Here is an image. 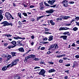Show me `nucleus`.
<instances>
[{"instance_id": "nucleus-2", "label": "nucleus", "mask_w": 79, "mask_h": 79, "mask_svg": "<svg viewBox=\"0 0 79 79\" xmlns=\"http://www.w3.org/2000/svg\"><path fill=\"white\" fill-rule=\"evenodd\" d=\"M51 49L52 50H55L56 49H58V46L57 44H54V45H51Z\"/></svg>"}, {"instance_id": "nucleus-29", "label": "nucleus", "mask_w": 79, "mask_h": 79, "mask_svg": "<svg viewBox=\"0 0 79 79\" xmlns=\"http://www.w3.org/2000/svg\"><path fill=\"white\" fill-rule=\"evenodd\" d=\"M40 43H41V44H48V42H40Z\"/></svg>"}, {"instance_id": "nucleus-54", "label": "nucleus", "mask_w": 79, "mask_h": 79, "mask_svg": "<svg viewBox=\"0 0 79 79\" xmlns=\"http://www.w3.org/2000/svg\"><path fill=\"white\" fill-rule=\"evenodd\" d=\"M70 64H66L65 65V66H70Z\"/></svg>"}, {"instance_id": "nucleus-37", "label": "nucleus", "mask_w": 79, "mask_h": 79, "mask_svg": "<svg viewBox=\"0 0 79 79\" xmlns=\"http://www.w3.org/2000/svg\"><path fill=\"white\" fill-rule=\"evenodd\" d=\"M69 4H74V2L72 1V2H69Z\"/></svg>"}, {"instance_id": "nucleus-56", "label": "nucleus", "mask_w": 79, "mask_h": 79, "mask_svg": "<svg viewBox=\"0 0 79 79\" xmlns=\"http://www.w3.org/2000/svg\"><path fill=\"white\" fill-rule=\"evenodd\" d=\"M75 23H76L77 25V26H79V22H76Z\"/></svg>"}, {"instance_id": "nucleus-50", "label": "nucleus", "mask_w": 79, "mask_h": 79, "mask_svg": "<svg viewBox=\"0 0 79 79\" xmlns=\"http://www.w3.org/2000/svg\"><path fill=\"white\" fill-rule=\"evenodd\" d=\"M48 40V38H45L43 39V40Z\"/></svg>"}, {"instance_id": "nucleus-23", "label": "nucleus", "mask_w": 79, "mask_h": 79, "mask_svg": "<svg viewBox=\"0 0 79 79\" xmlns=\"http://www.w3.org/2000/svg\"><path fill=\"white\" fill-rule=\"evenodd\" d=\"M69 18H70V17L69 16H65L64 17V19H68Z\"/></svg>"}, {"instance_id": "nucleus-8", "label": "nucleus", "mask_w": 79, "mask_h": 79, "mask_svg": "<svg viewBox=\"0 0 79 79\" xmlns=\"http://www.w3.org/2000/svg\"><path fill=\"white\" fill-rule=\"evenodd\" d=\"M68 29H69V28L66 27H61L59 28L60 31L66 30H68Z\"/></svg>"}, {"instance_id": "nucleus-28", "label": "nucleus", "mask_w": 79, "mask_h": 79, "mask_svg": "<svg viewBox=\"0 0 79 79\" xmlns=\"http://www.w3.org/2000/svg\"><path fill=\"white\" fill-rule=\"evenodd\" d=\"M44 4L46 6H49L50 5L46 3L45 2H44Z\"/></svg>"}, {"instance_id": "nucleus-32", "label": "nucleus", "mask_w": 79, "mask_h": 79, "mask_svg": "<svg viewBox=\"0 0 79 79\" xmlns=\"http://www.w3.org/2000/svg\"><path fill=\"white\" fill-rule=\"evenodd\" d=\"M34 60H35V61H39V59L38 58H35L34 59Z\"/></svg>"}, {"instance_id": "nucleus-1", "label": "nucleus", "mask_w": 79, "mask_h": 79, "mask_svg": "<svg viewBox=\"0 0 79 79\" xmlns=\"http://www.w3.org/2000/svg\"><path fill=\"white\" fill-rule=\"evenodd\" d=\"M46 73V71L44 69H42L38 73V74L39 75H41L43 77H45V73Z\"/></svg>"}, {"instance_id": "nucleus-14", "label": "nucleus", "mask_w": 79, "mask_h": 79, "mask_svg": "<svg viewBox=\"0 0 79 79\" xmlns=\"http://www.w3.org/2000/svg\"><path fill=\"white\" fill-rule=\"evenodd\" d=\"M16 52H11V55H12V56L13 57L14 56H16Z\"/></svg>"}, {"instance_id": "nucleus-41", "label": "nucleus", "mask_w": 79, "mask_h": 79, "mask_svg": "<svg viewBox=\"0 0 79 79\" xmlns=\"http://www.w3.org/2000/svg\"><path fill=\"white\" fill-rule=\"evenodd\" d=\"M45 48V47H43L40 48V50H44Z\"/></svg>"}, {"instance_id": "nucleus-53", "label": "nucleus", "mask_w": 79, "mask_h": 79, "mask_svg": "<svg viewBox=\"0 0 79 79\" xmlns=\"http://www.w3.org/2000/svg\"><path fill=\"white\" fill-rule=\"evenodd\" d=\"M45 34H51L52 33H49L48 32H44Z\"/></svg>"}, {"instance_id": "nucleus-21", "label": "nucleus", "mask_w": 79, "mask_h": 79, "mask_svg": "<svg viewBox=\"0 0 79 79\" xmlns=\"http://www.w3.org/2000/svg\"><path fill=\"white\" fill-rule=\"evenodd\" d=\"M44 16H40L39 17H37V21H38L40 19L42 18H43L44 17Z\"/></svg>"}, {"instance_id": "nucleus-34", "label": "nucleus", "mask_w": 79, "mask_h": 79, "mask_svg": "<svg viewBox=\"0 0 79 79\" xmlns=\"http://www.w3.org/2000/svg\"><path fill=\"white\" fill-rule=\"evenodd\" d=\"M3 16L2 15H0V21L2 20V19H3Z\"/></svg>"}, {"instance_id": "nucleus-64", "label": "nucleus", "mask_w": 79, "mask_h": 79, "mask_svg": "<svg viewBox=\"0 0 79 79\" xmlns=\"http://www.w3.org/2000/svg\"><path fill=\"white\" fill-rule=\"evenodd\" d=\"M76 43H77V44H79V40L77 41H76Z\"/></svg>"}, {"instance_id": "nucleus-35", "label": "nucleus", "mask_w": 79, "mask_h": 79, "mask_svg": "<svg viewBox=\"0 0 79 79\" xmlns=\"http://www.w3.org/2000/svg\"><path fill=\"white\" fill-rule=\"evenodd\" d=\"M51 53H52V52L50 51H48L47 53V55H49V54H50Z\"/></svg>"}, {"instance_id": "nucleus-49", "label": "nucleus", "mask_w": 79, "mask_h": 79, "mask_svg": "<svg viewBox=\"0 0 79 79\" xmlns=\"http://www.w3.org/2000/svg\"><path fill=\"white\" fill-rule=\"evenodd\" d=\"M65 73H66L67 74H69V70H67L65 71Z\"/></svg>"}, {"instance_id": "nucleus-16", "label": "nucleus", "mask_w": 79, "mask_h": 79, "mask_svg": "<svg viewBox=\"0 0 79 79\" xmlns=\"http://www.w3.org/2000/svg\"><path fill=\"white\" fill-rule=\"evenodd\" d=\"M48 40L49 41H51V40H53V36L50 35L49 37H48Z\"/></svg>"}, {"instance_id": "nucleus-62", "label": "nucleus", "mask_w": 79, "mask_h": 79, "mask_svg": "<svg viewBox=\"0 0 79 79\" xmlns=\"http://www.w3.org/2000/svg\"><path fill=\"white\" fill-rule=\"evenodd\" d=\"M31 37L32 39H34V35H32Z\"/></svg>"}, {"instance_id": "nucleus-55", "label": "nucleus", "mask_w": 79, "mask_h": 79, "mask_svg": "<svg viewBox=\"0 0 79 79\" xmlns=\"http://www.w3.org/2000/svg\"><path fill=\"white\" fill-rule=\"evenodd\" d=\"M44 7H41L40 8V10H43V9H44Z\"/></svg>"}, {"instance_id": "nucleus-63", "label": "nucleus", "mask_w": 79, "mask_h": 79, "mask_svg": "<svg viewBox=\"0 0 79 79\" xmlns=\"http://www.w3.org/2000/svg\"><path fill=\"white\" fill-rule=\"evenodd\" d=\"M66 56V55L65 54H63V55H61V57H63V56Z\"/></svg>"}, {"instance_id": "nucleus-24", "label": "nucleus", "mask_w": 79, "mask_h": 79, "mask_svg": "<svg viewBox=\"0 0 79 79\" xmlns=\"http://www.w3.org/2000/svg\"><path fill=\"white\" fill-rule=\"evenodd\" d=\"M77 29H78V28H77V27H75L73 28V31H77Z\"/></svg>"}, {"instance_id": "nucleus-31", "label": "nucleus", "mask_w": 79, "mask_h": 79, "mask_svg": "<svg viewBox=\"0 0 79 79\" xmlns=\"http://www.w3.org/2000/svg\"><path fill=\"white\" fill-rule=\"evenodd\" d=\"M8 26H13V23H8Z\"/></svg>"}, {"instance_id": "nucleus-44", "label": "nucleus", "mask_w": 79, "mask_h": 79, "mask_svg": "<svg viewBox=\"0 0 79 79\" xmlns=\"http://www.w3.org/2000/svg\"><path fill=\"white\" fill-rule=\"evenodd\" d=\"M75 19H77V20H79V17H76V18H75Z\"/></svg>"}, {"instance_id": "nucleus-7", "label": "nucleus", "mask_w": 79, "mask_h": 79, "mask_svg": "<svg viewBox=\"0 0 79 79\" xmlns=\"http://www.w3.org/2000/svg\"><path fill=\"white\" fill-rule=\"evenodd\" d=\"M54 12V10L53 9H50L49 10H47L46 11V13H48L49 14H51Z\"/></svg>"}, {"instance_id": "nucleus-13", "label": "nucleus", "mask_w": 79, "mask_h": 79, "mask_svg": "<svg viewBox=\"0 0 79 79\" xmlns=\"http://www.w3.org/2000/svg\"><path fill=\"white\" fill-rule=\"evenodd\" d=\"M67 37L68 36L66 35H62L60 37V38H63V39H64V40H66Z\"/></svg>"}, {"instance_id": "nucleus-36", "label": "nucleus", "mask_w": 79, "mask_h": 79, "mask_svg": "<svg viewBox=\"0 0 79 79\" xmlns=\"http://www.w3.org/2000/svg\"><path fill=\"white\" fill-rule=\"evenodd\" d=\"M63 60H60L59 61V62L60 63H63Z\"/></svg>"}, {"instance_id": "nucleus-19", "label": "nucleus", "mask_w": 79, "mask_h": 79, "mask_svg": "<svg viewBox=\"0 0 79 79\" xmlns=\"http://www.w3.org/2000/svg\"><path fill=\"white\" fill-rule=\"evenodd\" d=\"M20 77L18 76H15L14 77V79H20Z\"/></svg>"}, {"instance_id": "nucleus-15", "label": "nucleus", "mask_w": 79, "mask_h": 79, "mask_svg": "<svg viewBox=\"0 0 79 79\" xmlns=\"http://www.w3.org/2000/svg\"><path fill=\"white\" fill-rule=\"evenodd\" d=\"M7 67H6V66H5L3 67L2 68V70L3 71H6V70H7Z\"/></svg>"}, {"instance_id": "nucleus-22", "label": "nucleus", "mask_w": 79, "mask_h": 79, "mask_svg": "<svg viewBox=\"0 0 79 79\" xmlns=\"http://www.w3.org/2000/svg\"><path fill=\"white\" fill-rule=\"evenodd\" d=\"M5 36H7V37L9 38V37H11L12 35L10 34L6 35H5Z\"/></svg>"}, {"instance_id": "nucleus-59", "label": "nucleus", "mask_w": 79, "mask_h": 79, "mask_svg": "<svg viewBox=\"0 0 79 79\" xmlns=\"http://www.w3.org/2000/svg\"><path fill=\"white\" fill-rule=\"evenodd\" d=\"M12 46H10L8 47V48H9V49H10L11 48H12Z\"/></svg>"}, {"instance_id": "nucleus-61", "label": "nucleus", "mask_w": 79, "mask_h": 79, "mask_svg": "<svg viewBox=\"0 0 79 79\" xmlns=\"http://www.w3.org/2000/svg\"><path fill=\"white\" fill-rule=\"evenodd\" d=\"M68 76H66L64 77V79H68Z\"/></svg>"}, {"instance_id": "nucleus-5", "label": "nucleus", "mask_w": 79, "mask_h": 79, "mask_svg": "<svg viewBox=\"0 0 79 79\" xmlns=\"http://www.w3.org/2000/svg\"><path fill=\"white\" fill-rule=\"evenodd\" d=\"M67 2H68V1L67 0H64L62 1V3L63 4V5L65 7H67L68 6V5Z\"/></svg>"}, {"instance_id": "nucleus-3", "label": "nucleus", "mask_w": 79, "mask_h": 79, "mask_svg": "<svg viewBox=\"0 0 79 79\" xmlns=\"http://www.w3.org/2000/svg\"><path fill=\"white\" fill-rule=\"evenodd\" d=\"M35 57V56L34 55L31 54L28 56H26L25 58V60L26 61H27L28 59H29V58H31L33 59H34Z\"/></svg>"}, {"instance_id": "nucleus-52", "label": "nucleus", "mask_w": 79, "mask_h": 79, "mask_svg": "<svg viewBox=\"0 0 79 79\" xmlns=\"http://www.w3.org/2000/svg\"><path fill=\"white\" fill-rule=\"evenodd\" d=\"M60 17V18H61L62 19L63 18L64 19V16H63V15H61Z\"/></svg>"}, {"instance_id": "nucleus-27", "label": "nucleus", "mask_w": 79, "mask_h": 79, "mask_svg": "<svg viewBox=\"0 0 79 79\" xmlns=\"http://www.w3.org/2000/svg\"><path fill=\"white\" fill-rule=\"evenodd\" d=\"M18 15L19 17L21 19L22 18L21 17V13H18Z\"/></svg>"}, {"instance_id": "nucleus-60", "label": "nucleus", "mask_w": 79, "mask_h": 79, "mask_svg": "<svg viewBox=\"0 0 79 79\" xmlns=\"http://www.w3.org/2000/svg\"><path fill=\"white\" fill-rule=\"evenodd\" d=\"M16 62H17L18 61H18H19V59H17L16 60H14Z\"/></svg>"}, {"instance_id": "nucleus-57", "label": "nucleus", "mask_w": 79, "mask_h": 79, "mask_svg": "<svg viewBox=\"0 0 79 79\" xmlns=\"http://www.w3.org/2000/svg\"><path fill=\"white\" fill-rule=\"evenodd\" d=\"M75 44H74V43H73L72 45V47H76V46H75Z\"/></svg>"}, {"instance_id": "nucleus-43", "label": "nucleus", "mask_w": 79, "mask_h": 79, "mask_svg": "<svg viewBox=\"0 0 79 79\" xmlns=\"http://www.w3.org/2000/svg\"><path fill=\"white\" fill-rule=\"evenodd\" d=\"M71 23H69V24H65V26H70V25H71Z\"/></svg>"}, {"instance_id": "nucleus-58", "label": "nucleus", "mask_w": 79, "mask_h": 79, "mask_svg": "<svg viewBox=\"0 0 79 79\" xmlns=\"http://www.w3.org/2000/svg\"><path fill=\"white\" fill-rule=\"evenodd\" d=\"M57 58H61V55H59V56H56Z\"/></svg>"}, {"instance_id": "nucleus-33", "label": "nucleus", "mask_w": 79, "mask_h": 79, "mask_svg": "<svg viewBox=\"0 0 79 79\" xmlns=\"http://www.w3.org/2000/svg\"><path fill=\"white\" fill-rule=\"evenodd\" d=\"M23 15H24V16H27V14L26 13H23Z\"/></svg>"}, {"instance_id": "nucleus-4", "label": "nucleus", "mask_w": 79, "mask_h": 79, "mask_svg": "<svg viewBox=\"0 0 79 79\" xmlns=\"http://www.w3.org/2000/svg\"><path fill=\"white\" fill-rule=\"evenodd\" d=\"M6 17L7 18L8 20H10L11 18V15L9 12H6Z\"/></svg>"}, {"instance_id": "nucleus-18", "label": "nucleus", "mask_w": 79, "mask_h": 79, "mask_svg": "<svg viewBox=\"0 0 79 79\" xmlns=\"http://www.w3.org/2000/svg\"><path fill=\"white\" fill-rule=\"evenodd\" d=\"M50 23L51 24V25H52V26H54V25L55 24V23L53 22V20H50Z\"/></svg>"}, {"instance_id": "nucleus-51", "label": "nucleus", "mask_w": 79, "mask_h": 79, "mask_svg": "<svg viewBox=\"0 0 79 79\" xmlns=\"http://www.w3.org/2000/svg\"><path fill=\"white\" fill-rule=\"evenodd\" d=\"M34 6H35L34 5H31L30 6V8H34Z\"/></svg>"}, {"instance_id": "nucleus-10", "label": "nucleus", "mask_w": 79, "mask_h": 79, "mask_svg": "<svg viewBox=\"0 0 79 79\" xmlns=\"http://www.w3.org/2000/svg\"><path fill=\"white\" fill-rule=\"evenodd\" d=\"M18 50H19V52H21L22 53H23L24 52V49L23 48H20L18 49Z\"/></svg>"}, {"instance_id": "nucleus-46", "label": "nucleus", "mask_w": 79, "mask_h": 79, "mask_svg": "<svg viewBox=\"0 0 79 79\" xmlns=\"http://www.w3.org/2000/svg\"><path fill=\"white\" fill-rule=\"evenodd\" d=\"M11 64H9L8 65H7V66L6 67L7 68H9V67H10V66H11Z\"/></svg>"}, {"instance_id": "nucleus-38", "label": "nucleus", "mask_w": 79, "mask_h": 79, "mask_svg": "<svg viewBox=\"0 0 79 79\" xmlns=\"http://www.w3.org/2000/svg\"><path fill=\"white\" fill-rule=\"evenodd\" d=\"M43 5H44L43 2H41L40 3V7H41V6H42Z\"/></svg>"}, {"instance_id": "nucleus-6", "label": "nucleus", "mask_w": 79, "mask_h": 79, "mask_svg": "<svg viewBox=\"0 0 79 79\" xmlns=\"http://www.w3.org/2000/svg\"><path fill=\"white\" fill-rule=\"evenodd\" d=\"M55 2H56V1L55 0H52L51 1L49 0L48 1V4H50V5H53L54 3H55Z\"/></svg>"}, {"instance_id": "nucleus-45", "label": "nucleus", "mask_w": 79, "mask_h": 79, "mask_svg": "<svg viewBox=\"0 0 79 79\" xmlns=\"http://www.w3.org/2000/svg\"><path fill=\"white\" fill-rule=\"evenodd\" d=\"M31 49H30L29 51L26 52V54H27V53H29V52H31Z\"/></svg>"}, {"instance_id": "nucleus-12", "label": "nucleus", "mask_w": 79, "mask_h": 79, "mask_svg": "<svg viewBox=\"0 0 79 79\" xmlns=\"http://www.w3.org/2000/svg\"><path fill=\"white\" fill-rule=\"evenodd\" d=\"M17 37H14L13 38L14 39H16V40H18V39H23V40L25 39V38H21L19 36H17Z\"/></svg>"}, {"instance_id": "nucleus-40", "label": "nucleus", "mask_w": 79, "mask_h": 79, "mask_svg": "<svg viewBox=\"0 0 79 79\" xmlns=\"http://www.w3.org/2000/svg\"><path fill=\"white\" fill-rule=\"evenodd\" d=\"M48 63H49V64H54V63L50 61H49L48 62Z\"/></svg>"}, {"instance_id": "nucleus-25", "label": "nucleus", "mask_w": 79, "mask_h": 79, "mask_svg": "<svg viewBox=\"0 0 79 79\" xmlns=\"http://www.w3.org/2000/svg\"><path fill=\"white\" fill-rule=\"evenodd\" d=\"M6 58H7V59H10V58H11V56L10 55H8V56H6Z\"/></svg>"}, {"instance_id": "nucleus-39", "label": "nucleus", "mask_w": 79, "mask_h": 79, "mask_svg": "<svg viewBox=\"0 0 79 79\" xmlns=\"http://www.w3.org/2000/svg\"><path fill=\"white\" fill-rule=\"evenodd\" d=\"M75 57L76 58H79V55H76L75 56Z\"/></svg>"}, {"instance_id": "nucleus-26", "label": "nucleus", "mask_w": 79, "mask_h": 79, "mask_svg": "<svg viewBox=\"0 0 79 79\" xmlns=\"http://www.w3.org/2000/svg\"><path fill=\"white\" fill-rule=\"evenodd\" d=\"M62 19L61 18H60V17L57 18L56 19V21H62Z\"/></svg>"}, {"instance_id": "nucleus-17", "label": "nucleus", "mask_w": 79, "mask_h": 79, "mask_svg": "<svg viewBox=\"0 0 79 79\" xmlns=\"http://www.w3.org/2000/svg\"><path fill=\"white\" fill-rule=\"evenodd\" d=\"M55 71H56L55 69H52L49 70L48 73H51L55 72Z\"/></svg>"}, {"instance_id": "nucleus-48", "label": "nucleus", "mask_w": 79, "mask_h": 79, "mask_svg": "<svg viewBox=\"0 0 79 79\" xmlns=\"http://www.w3.org/2000/svg\"><path fill=\"white\" fill-rule=\"evenodd\" d=\"M19 25H22L23 24V23L20 21L19 22Z\"/></svg>"}, {"instance_id": "nucleus-47", "label": "nucleus", "mask_w": 79, "mask_h": 79, "mask_svg": "<svg viewBox=\"0 0 79 79\" xmlns=\"http://www.w3.org/2000/svg\"><path fill=\"white\" fill-rule=\"evenodd\" d=\"M6 56H7L5 54H3L2 55L3 57H6Z\"/></svg>"}, {"instance_id": "nucleus-30", "label": "nucleus", "mask_w": 79, "mask_h": 79, "mask_svg": "<svg viewBox=\"0 0 79 79\" xmlns=\"http://www.w3.org/2000/svg\"><path fill=\"white\" fill-rule=\"evenodd\" d=\"M44 29L45 30V32H47L48 31H49V29H48V28L45 27L44 28Z\"/></svg>"}, {"instance_id": "nucleus-20", "label": "nucleus", "mask_w": 79, "mask_h": 79, "mask_svg": "<svg viewBox=\"0 0 79 79\" xmlns=\"http://www.w3.org/2000/svg\"><path fill=\"white\" fill-rule=\"evenodd\" d=\"M10 44H11L13 45H15L16 44V42L15 41H13L12 42H10Z\"/></svg>"}, {"instance_id": "nucleus-11", "label": "nucleus", "mask_w": 79, "mask_h": 79, "mask_svg": "<svg viewBox=\"0 0 79 79\" xmlns=\"http://www.w3.org/2000/svg\"><path fill=\"white\" fill-rule=\"evenodd\" d=\"M1 24H4L3 26H8V22L6 21L3 22L2 23H1Z\"/></svg>"}, {"instance_id": "nucleus-9", "label": "nucleus", "mask_w": 79, "mask_h": 79, "mask_svg": "<svg viewBox=\"0 0 79 79\" xmlns=\"http://www.w3.org/2000/svg\"><path fill=\"white\" fill-rule=\"evenodd\" d=\"M18 64V62H16L15 60H14L11 63V67H12V66H13L16 65V64Z\"/></svg>"}, {"instance_id": "nucleus-42", "label": "nucleus", "mask_w": 79, "mask_h": 79, "mask_svg": "<svg viewBox=\"0 0 79 79\" xmlns=\"http://www.w3.org/2000/svg\"><path fill=\"white\" fill-rule=\"evenodd\" d=\"M40 68V67H36L34 68V69H39Z\"/></svg>"}]
</instances>
